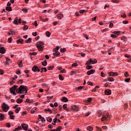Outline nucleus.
I'll list each match as a JSON object with an SVG mask.
<instances>
[{"mask_svg": "<svg viewBox=\"0 0 131 131\" xmlns=\"http://www.w3.org/2000/svg\"><path fill=\"white\" fill-rule=\"evenodd\" d=\"M105 74H104V73L103 72H101V77H105Z\"/></svg>", "mask_w": 131, "mask_h": 131, "instance_id": "obj_62", "label": "nucleus"}, {"mask_svg": "<svg viewBox=\"0 0 131 131\" xmlns=\"http://www.w3.org/2000/svg\"><path fill=\"white\" fill-rule=\"evenodd\" d=\"M8 42H9V43H11V42H12V38H9L8 39Z\"/></svg>", "mask_w": 131, "mask_h": 131, "instance_id": "obj_55", "label": "nucleus"}, {"mask_svg": "<svg viewBox=\"0 0 131 131\" xmlns=\"http://www.w3.org/2000/svg\"><path fill=\"white\" fill-rule=\"evenodd\" d=\"M74 107L75 108L73 107V109L75 110V111H78V110H79V108H78V106L75 105H74Z\"/></svg>", "mask_w": 131, "mask_h": 131, "instance_id": "obj_24", "label": "nucleus"}, {"mask_svg": "<svg viewBox=\"0 0 131 131\" xmlns=\"http://www.w3.org/2000/svg\"><path fill=\"white\" fill-rule=\"evenodd\" d=\"M46 34L47 37H50V36H51V33H50L49 31H47Z\"/></svg>", "mask_w": 131, "mask_h": 131, "instance_id": "obj_32", "label": "nucleus"}, {"mask_svg": "<svg viewBox=\"0 0 131 131\" xmlns=\"http://www.w3.org/2000/svg\"><path fill=\"white\" fill-rule=\"evenodd\" d=\"M108 115H109L108 114L107 115H106V116L103 115L101 119V121H104V120H107V118H108Z\"/></svg>", "mask_w": 131, "mask_h": 131, "instance_id": "obj_8", "label": "nucleus"}, {"mask_svg": "<svg viewBox=\"0 0 131 131\" xmlns=\"http://www.w3.org/2000/svg\"><path fill=\"white\" fill-rule=\"evenodd\" d=\"M40 119L42 122H45V121H46V119L42 117Z\"/></svg>", "mask_w": 131, "mask_h": 131, "instance_id": "obj_49", "label": "nucleus"}, {"mask_svg": "<svg viewBox=\"0 0 131 131\" xmlns=\"http://www.w3.org/2000/svg\"><path fill=\"white\" fill-rule=\"evenodd\" d=\"M36 47L38 49V51L41 52L43 51V45H45L43 42L41 41H39L36 43Z\"/></svg>", "mask_w": 131, "mask_h": 131, "instance_id": "obj_2", "label": "nucleus"}, {"mask_svg": "<svg viewBox=\"0 0 131 131\" xmlns=\"http://www.w3.org/2000/svg\"><path fill=\"white\" fill-rule=\"evenodd\" d=\"M76 89H77V90H82V89H83V86H80L77 87Z\"/></svg>", "mask_w": 131, "mask_h": 131, "instance_id": "obj_52", "label": "nucleus"}, {"mask_svg": "<svg viewBox=\"0 0 131 131\" xmlns=\"http://www.w3.org/2000/svg\"><path fill=\"white\" fill-rule=\"evenodd\" d=\"M6 11H8L9 12H11L12 11V7L7 6L6 9Z\"/></svg>", "mask_w": 131, "mask_h": 131, "instance_id": "obj_27", "label": "nucleus"}, {"mask_svg": "<svg viewBox=\"0 0 131 131\" xmlns=\"http://www.w3.org/2000/svg\"><path fill=\"white\" fill-rule=\"evenodd\" d=\"M57 19H58V20H61L62 19V18H63V17H64V15L61 12L57 14Z\"/></svg>", "mask_w": 131, "mask_h": 131, "instance_id": "obj_7", "label": "nucleus"}, {"mask_svg": "<svg viewBox=\"0 0 131 131\" xmlns=\"http://www.w3.org/2000/svg\"><path fill=\"white\" fill-rule=\"evenodd\" d=\"M28 91L27 87L25 85H20L18 89V94H26Z\"/></svg>", "mask_w": 131, "mask_h": 131, "instance_id": "obj_1", "label": "nucleus"}, {"mask_svg": "<svg viewBox=\"0 0 131 131\" xmlns=\"http://www.w3.org/2000/svg\"><path fill=\"white\" fill-rule=\"evenodd\" d=\"M61 53H64V52H66V49L65 48L60 49Z\"/></svg>", "mask_w": 131, "mask_h": 131, "instance_id": "obj_37", "label": "nucleus"}, {"mask_svg": "<svg viewBox=\"0 0 131 131\" xmlns=\"http://www.w3.org/2000/svg\"><path fill=\"white\" fill-rule=\"evenodd\" d=\"M107 29H102L101 30V32H102V33H104V32H107Z\"/></svg>", "mask_w": 131, "mask_h": 131, "instance_id": "obj_43", "label": "nucleus"}, {"mask_svg": "<svg viewBox=\"0 0 131 131\" xmlns=\"http://www.w3.org/2000/svg\"><path fill=\"white\" fill-rule=\"evenodd\" d=\"M93 64V59L92 58L89 59L86 62V65H92Z\"/></svg>", "mask_w": 131, "mask_h": 131, "instance_id": "obj_11", "label": "nucleus"}, {"mask_svg": "<svg viewBox=\"0 0 131 131\" xmlns=\"http://www.w3.org/2000/svg\"><path fill=\"white\" fill-rule=\"evenodd\" d=\"M13 24L15 25H18V17H15L13 22Z\"/></svg>", "mask_w": 131, "mask_h": 131, "instance_id": "obj_15", "label": "nucleus"}, {"mask_svg": "<svg viewBox=\"0 0 131 131\" xmlns=\"http://www.w3.org/2000/svg\"><path fill=\"white\" fill-rule=\"evenodd\" d=\"M62 107L64 110H67V111H68V110L67 109V104H63L62 106Z\"/></svg>", "mask_w": 131, "mask_h": 131, "instance_id": "obj_30", "label": "nucleus"}, {"mask_svg": "<svg viewBox=\"0 0 131 131\" xmlns=\"http://www.w3.org/2000/svg\"><path fill=\"white\" fill-rule=\"evenodd\" d=\"M32 35H33V36H36V35H37V32H33L32 33Z\"/></svg>", "mask_w": 131, "mask_h": 131, "instance_id": "obj_61", "label": "nucleus"}, {"mask_svg": "<svg viewBox=\"0 0 131 131\" xmlns=\"http://www.w3.org/2000/svg\"><path fill=\"white\" fill-rule=\"evenodd\" d=\"M35 112V108H34L31 110V113L33 114Z\"/></svg>", "mask_w": 131, "mask_h": 131, "instance_id": "obj_53", "label": "nucleus"}, {"mask_svg": "<svg viewBox=\"0 0 131 131\" xmlns=\"http://www.w3.org/2000/svg\"><path fill=\"white\" fill-rule=\"evenodd\" d=\"M17 88H18V86L14 85L13 86H12L11 88L10 89V92L11 95L16 96V93L15 92V91L17 90Z\"/></svg>", "mask_w": 131, "mask_h": 131, "instance_id": "obj_4", "label": "nucleus"}, {"mask_svg": "<svg viewBox=\"0 0 131 131\" xmlns=\"http://www.w3.org/2000/svg\"><path fill=\"white\" fill-rule=\"evenodd\" d=\"M6 61L5 62L6 65H9L10 63H12V61H11V59L9 58V57H6Z\"/></svg>", "mask_w": 131, "mask_h": 131, "instance_id": "obj_12", "label": "nucleus"}, {"mask_svg": "<svg viewBox=\"0 0 131 131\" xmlns=\"http://www.w3.org/2000/svg\"><path fill=\"white\" fill-rule=\"evenodd\" d=\"M77 66H78V65L77 64V63H74L72 64V67H75V68H76V67H77Z\"/></svg>", "mask_w": 131, "mask_h": 131, "instance_id": "obj_39", "label": "nucleus"}, {"mask_svg": "<svg viewBox=\"0 0 131 131\" xmlns=\"http://www.w3.org/2000/svg\"><path fill=\"white\" fill-rule=\"evenodd\" d=\"M61 129H62V126H58V127L56 128V129H55V130H56V131H61Z\"/></svg>", "mask_w": 131, "mask_h": 131, "instance_id": "obj_35", "label": "nucleus"}, {"mask_svg": "<svg viewBox=\"0 0 131 131\" xmlns=\"http://www.w3.org/2000/svg\"><path fill=\"white\" fill-rule=\"evenodd\" d=\"M107 80H108V81H110V82L114 81V78H113L112 77H108Z\"/></svg>", "mask_w": 131, "mask_h": 131, "instance_id": "obj_23", "label": "nucleus"}, {"mask_svg": "<svg viewBox=\"0 0 131 131\" xmlns=\"http://www.w3.org/2000/svg\"><path fill=\"white\" fill-rule=\"evenodd\" d=\"M47 120L48 121V122H52V119L50 117H48L47 118Z\"/></svg>", "mask_w": 131, "mask_h": 131, "instance_id": "obj_41", "label": "nucleus"}, {"mask_svg": "<svg viewBox=\"0 0 131 131\" xmlns=\"http://www.w3.org/2000/svg\"><path fill=\"white\" fill-rule=\"evenodd\" d=\"M36 52H33L30 53V56H36Z\"/></svg>", "mask_w": 131, "mask_h": 131, "instance_id": "obj_46", "label": "nucleus"}, {"mask_svg": "<svg viewBox=\"0 0 131 131\" xmlns=\"http://www.w3.org/2000/svg\"><path fill=\"white\" fill-rule=\"evenodd\" d=\"M0 74L1 75H3L4 74V70L0 69Z\"/></svg>", "mask_w": 131, "mask_h": 131, "instance_id": "obj_59", "label": "nucleus"}, {"mask_svg": "<svg viewBox=\"0 0 131 131\" xmlns=\"http://www.w3.org/2000/svg\"><path fill=\"white\" fill-rule=\"evenodd\" d=\"M110 7V5L108 4H106L104 6V9H106V8H109Z\"/></svg>", "mask_w": 131, "mask_h": 131, "instance_id": "obj_51", "label": "nucleus"}, {"mask_svg": "<svg viewBox=\"0 0 131 131\" xmlns=\"http://www.w3.org/2000/svg\"><path fill=\"white\" fill-rule=\"evenodd\" d=\"M42 65L44 67H46L47 65H48V62L47 61V60H45L44 61L42 62Z\"/></svg>", "mask_w": 131, "mask_h": 131, "instance_id": "obj_19", "label": "nucleus"}, {"mask_svg": "<svg viewBox=\"0 0 131 131\" xmlns=\"http://www.w3.org/2000/svg\"><path fill=\"white\" fill-rule=\"evenodd\" d=\"M0 53L1 54H5L6 53V49L4 47H0Z\"/></svg>", "mask_w": 131, "mask_h": 131, "instance_id": "obj_10", "label": "nucleus"}, {"mask_svg": "<svg viewBox=\"0 0 131 131\" xmlns=\"http://www.w3.org/2000/svg\"><path fill=\"white\" fill-rule=\"evenodd\" d=\"M41 70H42L43 72H47V71H48V70H47V68H42L41 69Z\"/></svg>", "mask_w": 131, "mask_h": 131, "instance_id": "obj_38", "label": "nucleus"}, {"mask_svg": "<svg viewBox=\"0 0 131 131\" xmlns=\"http://www.w3.org/2000/svg\"><path fill=\"white\" fill-rule=\"evenodd\" d=\"M22 11H23V12H25V13H27V11H28V10L27 9H26V8H24V9H22Z\"/></svg>", "mask_w": 131, "mask_h": 131, "instance_id": "obj_58", "label": "nucleus"}, {"mask_svg": "<svg viewBox=\"0 0 131 131\" xmlns=\"http://www.w3.org/2000/svg\"><path fill=\"white\" fill-rule=\"evenodd\" d=\"M125 57H126V58H128V59H130L131 58L130 55L128 54H125Z\"/></svg>", "mask_w": 131, "mask_h": 131, "instance_id": "obj_48", "label": "nucleus"}, {"mask_svg": "<svg viewBox=\"0 0 131 131\" xmlns=\"http://www.w3.org/2000/svg\"><path fill=\"white\" fill-rule=\"evenodd\" d=\"M59 78L60 80H64V78H63L62 75H59Z\"/></svg>", "mask_w": 131, "mask_h": 131, "instance_id": "obj_40", "label": "nucleus"}, {"mask_svg": "<svg viewBox=\"0 0 131 131\" xmlns=\"http://www.w3.org/2000/svg\"><path fill=\"white\" fill-rule=\"evenodd\" d=\"M22 41H23V39L22 38H19L17 41V43H21V42H22Z\"/></svg>", "mask_w": 131, "mask_h": 131, "instance_id": "obj_36", "label": "nucleus"}, {"mask_svg": "<svg viewBox=\"0 0 131 131\" xmlns=\"http://www.w3.org/2000/svg\"><path fill=\"white\" fill-rule=\"evenodd\" d=\"M18 65L20 68H22V67H23V63H22V60L18 63Z\"/></svg>", "mask_w": 131, "mask_h": 131, "instance_id": "obj_25", "label": "nucleus"}, {"mask_svg": "<svg viewBox=\"0 0 131 131\" xmlns=\"http://www.w3.org/2000/svg\"><path fill=\"white\" fill-rule=\"evenodd\" d=\"M26 103H32V100H31L30 99L27 98L26 101H25Z\"/></svg>", "mask_w": 131, "mask_h": 131, "instance_id": "obj_33", "label": "nucleus"}, {"mask_svg": "<svg viewBox=\"0 0 131 131\" xmlns=\"http://www.w3.org/2000/svg\"><path fill=\"white\" fill-rule=\"evenodd\" d=\"M97 62H98V60H97V59H94V60H93L92 63H93V64H94L97 63Z\"/></svg>", "mask_w": 131, "mask_h": 131, "instance_id": "obj_47", "label": "nucleus"}, {"mask_svg": "<svg viewBox=\"0 0 131 131\" xmlns=\"http://www.w3.org/2000/svg\"><path fill=\"white\" fill-rule=\"evenodd\" d=\"M113 27V23H110V28H112Z\"/></svg>", "mask_w": 131, "mask_h": 131, "instance_id": "obj_64", "label": "nucleus"}, {"mask_svg": "<svg viewBox=\"0 0 131 131\" xmlns=\"http://www.w3.org/2000/svg\"><path fill=\"white\" fill-rule=\"evenodd\" d=\"M124 76H125V77H128V73L127 72L124 73Z\"/></svg>", "mask_w": 131, "mask_h": 131, "instance_id": "obj_57", "label": "nucleus"}, {"mask_svg": "<svg viewBox=\"0 0 131 131\" xmlns=\"http://www.w3.org/2000/svg\"><path fill=\"white\" fill-rule=\"evenodd\" d=\"M4 118H5V115L0 113V120L2 121V120H4Z\"/></svg>", "mask_w": 131, "mask_h": 131, "instance_id": "obj_16", "label": "nucleus"}, {"mask_svg": "<svg viewBox=\"0 0 131 131\" xmlns=\"http://www.w3.org/2000/svg\"><path fill=\"white\" fill-rule=\"evenodd\" d=\"M2 110L4 111V112H8L9 111V109H10V106L8 105L6 103H3L2 105Z\"/></svg>", "mask_w": 131, "mask_h": 131, "instance_id": "obj_3", "label": "nucleus"}, {"mask_svg": "<svg viewBox=\"0 0 131 131\" xmlns=\"http://www.w3.org/2000/svg\"><path fill=\"white\" fill-rule=\"evenodd\" d=\"M86 68L88 70H90V69H92L93 68V67L92 66L86 65Z\"/></svg>", "mask_w": 131, "mask_h": 131, "instance_id": "obj_31", "label": "nucleus"}, {"mask_svg": "<svg viewBox=\"0 0 131 131\" xmlns=\"http://www.w3.org/2000/svg\"><path fill=\"white\" fill-rule=\"evenodd\" d=\"M21 127L24 130H27V128H28V125L25 123L21 124Z\"/></svg>", "mask_w": 131, "mask_h": 131, "instance_id": "obj_9", "label": "nucleus"}, {"mask_svg": "<svg viewBox=\"0 0 131 131\" xmlns=\"http://www.w3.org/2000/svg\"><path fill=\"white\" fill-rule=\"evenodd\" d=\"M27 29H28V26L24 25V26L23 27V30H27Z\"/></svg>", "mask_w": 131, "mask_h": 131, "instance_id": "obj_34", "label": "nucleus"}, {"mask_svg": "<svg viewBox=\"0 0 131 131\" xmlns=\"http://www.w3.org/2000/svg\"><path fill=\"white\" fill-rule=\"evenodd\" d=\"M84 12H85V10H81L79 11V13H80V14H82L83 13H84Z\"/></svg>", "mask_w": 131, "mask_h": 131, "instance_id": "obj_60", "label": "nucleus"}, {"mask_svg": "<svg viewBox=\"0 0 131 131\" xmlns=\"http://www.w3.org/2000/svg\"><path fill=\"white\" fill-rule=\"evenodd\" d=\"M54 52H58L59 51V47H57L56 48L54 49Z\"/></svg>", "mask_w": 131, "mask_h": 131, "instance_id": "obj_56", "label": "nucleus"}, {"mask_svg": "<svg viewBox=\"0 0 131 131\" xmlns=\"http://www.w3.org/2000/svg\"><path fill=\"white\" fill-rule=\"evenodd\" d=\"M61 101L62 102H68V98H66V97H63L61 99Z\"/></svg>", "mask_w": 131, "mask_h": 131, "instance_id": "obj_17", "label": "nucleus"}, {"mask_svg": "<svg viewBox=\"0 0 131 131\" xmlns=\"http://www.w3.org/2000/svg\"><path fill=\"white\" fill-rule=\"evenodd\" d=\"M105 95H107V96H109L111 94V90L107 89L105 90Z\"/></svg>", "mask_w": 131, "mask_h": 131, "instance_id": "obj_14", "label": "nucleus"}, {"mask_svg": "<svg viewBox=\"0 0 131 131\" xmlns=\"http://www.w3.org/2000/svg\"><path fill=\"white\" fill-rule=\"evenodd\" d=\"M53 68H54V67H48V70H52Z\"/></svg>", "mask_w": 131, "mask_h": 131, "instance_id": "obj_54", "label": "nucleus"}, {"mask_svg": "<svg viewBox=\"0 0 131 131\" xmlns=\"http://www.w3.org/2000/svg\"><path fill=\"white\" fill-rule=\"evenodd\" d=\"M96 128L97 129V131H102V128H101V127H99V126H96Z\"/></svg>", "mask_w": 131, "mask_h": 131, "instance_id": "obj_42", "label": "nucleus"}, {"mask_svg": "<svg viewBox=\"0 0 131 131\" xmlns=\"http://www.w3.org/2000/svg\"><path fill=\"white\" fill-rule=\"evenodd\" d=\"M10 119H12V120L15 119V116H14V115H10Z\"/></svg>", "mask_w": 131, "mask_h": 131, "instance_id": "obj_50", "label": "nucleus"}, {"mask_svg": "<svg viewBox=\"0 0 131 131\" xmlns=\"http://www.w3.org/2000/svg\"><path fill=\"white\" fill-rule=\"evenodd\" d=\"M20 110H21V107H17L16 108H15V113H19V111H20Z\"/></svg>", "mask_w": 131, "mask_h": 131, "instance_id": "obj_26", "label": "nucleus"}, {"mask_svg": "<svg viewBox=\"0 0 131 131\" xmlns=\"http://www.w3.org/2000/svg\"><path fill=\"white\" fill-rule=\"evenodd\" d=\"M32 71L34 72H36L38 71V72H39L40 71V70L38 68V67L36 66H34L32 68Z\"/></svg>", "mask_w": 131, "mask_h": 131, "instance_id": "obj_6", "label": "nucleus"}, {"mask_svg": "<svg viewBox=\"0 0 131 131\" xmlns=\"http://www.w3.org/2000/svg\"><path fill=\"white\" fill-rule=\"evenodd\" d=\"M95 71L94 70H91L90 71H89L87 72V75H91L92 74H94L95 73Z\"/></svg>", "mask_w": 131, "mask_h": 131, "instance_id": "obj_13", "label": "nucleus"}, {"mask_svg": "<svg viewBox=\"0 0 131 131\" xmlns=\"http://www.w3.org/2000/svg\"><path fill=\"white\" fill-rule=\"evenodd\" d=\"M16 102L18 104H21V103H22V102H23V99L18 98L17 99Z\"/></svg>", "mask_w": 131, "mask_h": 131, "instance_id": "obj_20", "label": "nucleus"}, {"mask_svg": "<svg viewBox=\"0 0 131 131\" xmlns=\"http://www.w3.org/2000/svg\"><path fill=\"white\" fill-rule=\"evenodd\" d=\"M8 114H9V116L11 115H13V114H14V112H13V111H10L9 112Z\"/></svg>", "mask_w": 131, "mask_h": 131, "instance_id": "obj_45", "label": "nucleus"}, {"mask_svg": "<svg viewBox=\"0 0 131 131\" xmlns=\"http://www.w3.org/2000/svg\"><path fill=\"white\" fill-rule=\"evenodd\" d=\"M86 129L87 130L92 131L93 130V127H92V126H89L87 127Z\"/></svg>", "mask_w": 131, "mask_h": 131, "instance_id": "obj_29", "label": "nucleus"}, {"mask_svg": "<svg viewBox=\"0 0 131 131\" xmlns=\"http://www.w3.org/2000/svg\"><path fill=\"white\" fill-rule=\"evenodd\" d=\"M119 2V0H112V3H116L117 4H118Z\"/></svg>", "mask_w": 131, "mask_h": 131, "instance_id": "obj_44", "label": "nucleus"}, {"mask_svg": "<svg viewBox=\"0 0 131 131\" xmlns=\"http://www.w3.org/2000/svg\"><path fill=\"white\" fill-rule=\"evenodd\" d=\"M102 128L103 129L105 130V129H107V128H108V127L107 126H102Z\"/></svg>", "mask_w": 131, "mask_h": 131, "instance_id": "obj_63", "label": "nucleus"}, {"mask_svg": "<svg viewBox=\"0 0 131 131\" xmlns=\"http://www.w3.org/2000/svg\"><path fill=\"white\" fill-rule=\"evenodd\" d=\"M114 34L111 35V37L112 38H116V37H118L119 35H120V32L116 31L113 32Z\"/></svg>", "mask_w": 131, "mask_h": 131, "instance_id": "obj_5", "label": "nucleus"}, {"mask_svg": "<svg viewBox=\"0 0 131 131\" xmlns=\"http://www.w3.org/2000/svg\"><path fill=\"white\" fill-rule=\"evenodd\" d=\"M54 56H56L57 57H59L60 56V52L56 51L53 53Z\"/></svg>", "mask_w": 131, "mask_h": 131, "instance_id": "obj_21", "label": "nucleus"}, {"mask_svg": "<svg viewBox=\"0 0 131 131\" xmlns=\"http://www.w3.org/2000/svg\"><path fill=\"white\" fill-rule=\"evenodd\" d=\"M9 35H14L15 34V32L14 31H10L8 33Z\"/></svg>", "mask_w": 131, "mask_h": 131, "instance_id": "obj_28", "label": "nucleus"}, {"mask_svg": "<svg viewBox=\"0 0 131 131\" xmlns=\"http://www.w3.org/2000/svg\"><path fill=\"white\" fill-rule=\"evenodd\" d=\"M108 77L111 76H114V72H110L107 73Z\"/></svg>", "mask_w": 131, "mask_h": 131, "instance_id": "obj_18", "label": "nucleus"}, {"mask_svg": "<svg viewBox=\"0 0 131 131\" xmlns=\"http://www.w3.org/2000/svg\"><path fill=\"white\" fill-rule=\"evenodd\" d=\"M32 39L31 38H29L27 41H26V43H30V42H32Z\"/></svg>", "mask_w": 131, "mask_h": 131, "instance_id": "obj_22", "label": "nucleus"}]
</instances>
